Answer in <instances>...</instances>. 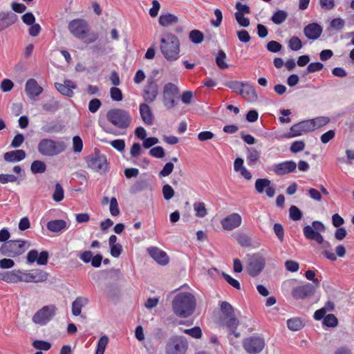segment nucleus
I'll return each mask as SVG.
<instances>
[{
	"mask_svg": "<svg viewBox=\"0 0 354 354\" xmlns=\"http://www.w3.org/2000/svg\"><path fill=\"white\" fill-rule=\"evenodd\" d=\"M194 209L196 212V216L198 217L203 218L207 214L205 204L202 202L195 203L194 204Z\"/></svg>",
	"mask_w": 354,
	"mask_h": 354,
	"instance_id": "nucleus-48",
	"label": "nucleus"
},
{
	"mask_svg": "<svg viewBox=\"0 0 354 354\" xmlns=\"http://www.w3.org/2000/svg\"><path fill=\"white\" fill-rule=\"evenodd\" d=\"M30 169L33 174H42L46 169V165L43 161L35 160L31 164Z\"/></svg>",
	"mask_w": 354,
	"mask_h": 354,
	"instance_id": "nucleus-39",
	"label": "nucleus"
},
{
	"mask_svg": "<svg viewBox=\"0 0 354 354\" xmlns=\"http://www.w3.org/2000/svg\"><path fill=\"white\" fill-rule=\"evenodd\" d=\"M17 19V16L11 12H0V32L15 23Z\"/></svg>",
	"mask_w": 354,
	"mask_h": 354,
	"instance_id": "nucleus-25",
	"label": "nucleus"
},
{
	"mask_svg": "<svg viewBox=\"0 0 354 354\" xmlns=\"http://www.w3.org/2000/svg\"><path fill=\"white\" fill-rule=\"evenodd\" d=\"M109 342V337L106 335H102L98 342L97 346V349L95 351V354H104L106 347Z\"/></svg>",
	"mask_w": 354,
	"mask_h": 354,
	"instance_id": "nucleus-44",
	"label": "nucleus"
},
{
	"mask_svg": "<svg viewBox=\"0 0 354 354\" xmlns=\"http://www.w3.org/2000/svg\"><path fill=\"white\" fill-rule=\"evenodd\" d=\"M158 23L163 27H169L178 23V18L173 14L161 15L158 19Z\"/></svg>",
	"mask_w": 354,
	"mask_h": 354,
	"instance_id": "nucleus-30",
	"label": "nucleus"
},
{
	"mask_svg": "<svg viewBox=\"0 0 354 354\" xmlns=\"http://www.w3.org/2000/svg\"><path fill=\"white\" fill-rule=\"evenodd\" d=\"M330 27L333 29L339 30L345 26V21L342 18H335L330 21Z\"/></svg>",
	"mask_w": 354,
	"mask_h": 354,
	"instance_id": "nucleus-57",
	"label": "nucleus"
},
{
	"mask_svg": "<svg viewBox=\"0 0 354 354\" xmlns=\"http://www.w3.org/2000/svg\"><path fill=\"white\" fill-rule=\"evenodd\" d=\"M149 153L151 156L157 158H162L165 156V150L160 146L151 149Z\"/></svg>",
	"mask_w": 354,
	"mask_h": 354,
	"instance_id": "nucleus-52",
	"label": "nucleus"
},
{
	"mask_svg": "<svg viewBox=\"0 0 354 354\" xmlns=\"http://www.w3.org/2000/svg\"><path fill=\"white\" fill-rule=\"evenodd\" d=\"M312 131H313L312 122H310L309 120H304L292 126L290 129V131L284 134L283 137L291 138L299 136L302 133H306Z\"/></svg>",
	"mask_w": 354,
	"mask_h": 354,
	"instance_id": "nucleus-14",
	"label": "nucleus"
},
{
	"mask_svg": "<svg viewBox=\"0 0 354 354\" xmlns=\"http://www.w3.org/2000/svg\"><path fill=\"white\" fill-rule=\"evenodd\" d=\"M26 92L30 97H35L39 95L43 88L40 86L35 79H29L26 83Z\"/></svg>",
	"mask_w": 354,
	"mask_h": 354,
	"instance_id": "nucleus-24",
	"label": "nucleus"
},
{
	"mask_svg": "<svg viewBox=\"0 0 354 354\" xmlns=\"http://www.w3.org/2000/svg\"><path fill=\"white\" fill-rule=\"evenodd\" d=\"M221 223L225 230L231 231L241 225L242 217L238 213H232L222 219Z\"/></svg>",
	"mask_w": 354,
	"mask_h": 354,
	"instance_id": "nucleus-18",
	"label": "nucleus"
},
{
	"mask_svg": "<svg viewBox=\"0 0 354 354\" xmlns=\"http://www.w3.org/2000/svg\"><path fill=\"white\" fill-rule=\"evenodd\" d=\"M266 47H267L268 50H269L270 52H272V53H277V52L280 51L282 48L281 44L276 41H269L267 44Z\"/></svg>",
	"mask_w": 354,
	"mask_h": 354,
	"instance_id": "nucleus-63",
	"label": "nucleus"
},
{
	"mask_svg": "<svg viewBox=\"0 0 354 354\" xmlns=\"http://www.w3.org/2000/svg\"><path fill=\"white\" fill-rule=\"evenodd\" d=\"M158 95V85L153 77L147 80L143 88V99L147 103H151L156 100Z\"/></svg>",
	"mask_w": 354,
	"mask_h": 354,
	"instance_id": "nucleus-13",
	"label": "nucleus"
},
{
	"mask_svg": "<svg viewBox=\"0 0 354 354\" xmlns=\"http://www.w3.org/2000/svg\"><path fill=\"white\" fill-rule=\"evenodd\" d=\"M179 90L174 84L167 83L163 88V104L168 109H173L176 105Z\"/></svg>",
	"mask_w": 354,
	"mask_h": 354,
	"instance_id": "nucleus-10",
	"label": "nucleus"
},
{
	"mask_svg": "<svg viewBox=\"0 0 354 354\" xmlns=\"http://www.w3.org/2000/svg\"><path fill=\"white\" fill-rule=\"evenodd\" d=\"M222 276L223 277L225 280L232 287H234V288H236L237 290L241 289L240 283L236 279L232 278L231 276H230L229 274H227L225 272L222 273Z\"/></svg>",
	"mask_w": 354,
	"mask_h": 354,
	"instance_id": "nucleus-60",
	"label": "nucleus"
},
{
	"mask_svg": "<svg viewBox=\"0 0 354 354\" xmlns=\"http://www.w3.org/2000/svg\"><path fill=\"white\" fill-rule=\"evenodd\" d=\"M221 310L224 315L223 317H229L235 315L232 306L227 301H223L221 303Z\"/></svg>",
	"mask_w": 354,
	"mask_h": 354,
	"instance_id": "nucleus-42",
	"label": "nucleus"
},
{
	"mask_svg": "<svg viewBox=\"0 0 354 354\" xmlns=\"http://www.w3.org/2000/svg\"><path fill=\"white\" fill-rule=\"evenodd\" d=\"M32 345L35 349L39 350V351H46L51 348V344L44 340H35Z\"/></svg>",
	"mask_w": 354,
	"mask_h": 354,
	"instance_id": "nucleus-45",
	"label": "nucleus"
},
{
	"mask_svg": "<svg viewBox=\"0 0 354 354\" xmlns=\"http://www.w3.org/2000/svg\"><path fill=\"white\" fill-rule=\"evenodd\" d=\"M235 19L241 26L248 27L250 25V20L240 12H235Z\"/></svg>",
	"mask_w": 354,
	"mask_h": 354,
	"instance_id": "nucleus-62",
	"label": "nucleus"
},
{
	"mask_svg": "<svg viewBox=\"0 0 354 354\" xmlns=\"http://www.w3.org/2000/svg\"><path fill=\"white\" fill-rule=\"evenodd\" d=\"M297 164L293 160H288L273 165L270 170L277 176H283L296 170Z\"/></svg>",
	"mask_w": 354,
	"mask_h": 354,
	"instance_id": "nucleus-15",
	"label": "nucleus"
},
{
	"mask_svg": "<svg viewBox=\"0 0 354 354\" xmlns=\"http://www.w3.org/2000/svg\"><path fill=\"white\" fill-rule=\"evenodd\" d=\"M174 168V165L172 162H169L165 165L162 169L159 172V177L168 176L171 174Z\"/></svg>",
	"mask_w": 354,
	"mask_h": 354,
	"instance_id": "nucleus-55",
	"label": "nucleus"
},
{
	"mask_svg": "<svg viewBox=\"0 0 354 354\" xmlns=\"http://www.w3.org/2000/svg\"><path fill=\"white\" fill-rule=\"evenodd\" d=\"M70 33L77 39L84 40L86 44L95 42L98 38L97 33H89L90 26L84 19H75L68 23Z\"/></svg>",
	"mask_w": 354,
	"mask_h": 354,
	"instance_id": "nucleus-2",
	"label": "nucleus"
},
{
	"mask_svg": "<svg viewBox=\"0 0 354 354\" xmlns=\"http://www.w3.org/2000/svg\"><path fill=\"white\" fill-rule=\"evenodd\" d=\"M41 129L48 133H58L62 130V126L58 122H51L44 125Z\"/></svg>",
	"mask_w": 354,
	"mask_h": 354,
	"instance_id": "nucleus-38",
	"label": "nucleus"
},
{
	"mask_svg": "<svg viewBox=\"0 0 354 354\" xmlns=\"http://www.w3.org/2000/svg\"><path fill=\"white\" fill-rule=\"evenodd\" d=\"M246 153L248 163L250 166H253L256 164L261 154L260 151L254 147L247 148Z\"/></svg>",
	"mask_w": 354,
	"mask_h": 354,
	"instance_id": "nucleus-33",
	"label": "nucleus"
},
{
	"mask_svg": "<svg viewBox=\"0 0 354 354\" xmlns=\"http://www.w3.org/2000/svg\"><path fill=\"white\" fill-rule=\"evenodd\" d=\"M110 96L113 101L116 102L122 101L123 97L121 90L116 86L111 88Z\"/></svg>",
	"mask_w": 354,
	"mask_h": 354,
	"instance_id": "nucleus-51",
	"label": "nucleus"
},
{
	"mask_svg": "<svg viewBox=\"0 0 354 354\" xmlns=\"http://www.w3.org/2000/svg\"><path fill=\"white\" fill-rule=\"evenodd\" d=\"M160 49L164 57L175 61L179 57L180 41L174 34L165 32L161 35Z\"/></svg>",
	"mask_w": 354,
	"mask_h": 354,
	"instance_id": "nucleus-3",
	"label": "nucleus"
},
{
	"mask_svg": "<svg viewBox=\"0 0 354 354\" xmlns=\"http://www.w3.org/2000/svg\"><path fill=\"white\" fill-rule=\"evenodd\" d=\"M162 194L164 198L168 201L174 196V190L169 185H165L162 187Z\"/></svg>",
	"mask_w": 354,
	"mask_h": 354,
	"instance_id": "nucleus-61",
	"label": "nucleus"
},
{
	"mask_svg": "<svg viewBox=\"0 0 354 354\" xmlns=\"http://www.w3.org/2000/svg\"><path fill=\"white\" fill-rule=\"evenodd\" d=\"M304 323L301 319L294 317L287 320L288 328L292 331H297L304 327Z\"/></svg>",
	"mask_w": 354,
	"mask_h": 354,
	"instance_id": "nucleus-35",
	"label": "nucleus"
},
{
	"mask_svg": "<svg viewBox=\"0 0 354 354\" xmlns=\"http://www.w3.org/2000/svg\"><path fill=\"white\" fill-rule=\"evenodd\" d=\"M189 39L192 43L199 44L203 41L204 35L198 30H192L189 33Z\"/></svg>",
	"mask_w": 354,
	"mask_h": 354,
	"instance_id": "nucleus-36",
	"label": "nucleus"
},
{
	"mask_svg": "<svg viewBox=\"0 0 354 354\" xmlns=\"http://www.w3.org/2000/svg\"><path fill=\"white\" fill-rule=\"evenodd\" d=\"M323 324L328 327H335L337 325L338 321L333 314H328L324 318Z\"/></svg>",
	"mask_w": 354,
	"mask_h": 354,
	"instance_id": "nucleus-50",
	"label": "nucleus"
},
{
	"mask_svg": "<svg viewBox=\"0 0 354 354\" xmlns=\"http://www.w3.org/2000/svg\"><path fill=\"white\" fill-rule=\"evenodd\" d=\"M183 332L194 338H200L202 336L201 329L198 326L189 329H185Z\"/></svg>",
	"mask_w": 354,
	"mask_h": 354,
	"instance_id": "nucleus-58",
	"label": "nucleus"
},
{
	"mask_svg": "<svg viewBox=\"0 0 354 354\" xmlns=\"http://www.w3.org/2000/svg\"><path fill=\"white\" fill-rule=\"evenodd\" d=\"M21 281L26 283H39L45 281L48 274L41 270H35L30 272H21Z\"/></svg>",
	"mask_w": 354,
	"mask_h": 354,
	"instance_id": "nucleus-16",
	"label": "nucleus"
},
{
	"mask_svg": "<svg viewBox=\"0 0 354 354\" xmlns=\"http://www.w3.org/2000/svg\"><path fill=\"white\" fill-rule=\"evenodd\" d=\"M188 348L187 342L183 337L171 339L166 345V354H185Z\"/></svg>",
	"mask_w": 354,
	"mask_h": 354,
	"instance_id": "nucleus-12",
	"label": "nucleus"
},
{
	"mask_svg": "<svg viewBox=\"0 0 354 354\" xmlns=\"http://www.w3.org/2000/svg\"><path fill=\"white\" fill-rule=\"evenodd\" d=\"M26 243L27 241L23 240H11L1 245L0 252L3 255L15 257L26 251Z\"/></svg>",
	"mask_w": 354,
	"mask_h": 354,
	"instance_id": "nucleus-6",
	"label": "nucleus"
},
{
	"mask_svg": "<svg viewBox=\"0 0 354 354\" xmlns=\"http://www.w3.org/2000/svg\"><path fill=\"white\" fill-rule=\"evenodd\" d=\"M236 241L243 247H248L251 245L250 237L242 232L237 233L234 235Z\"/></svg>",
	"mask_w": 354,
	"mask_h": 354,
	"instance_id": "nucleus-41",
	"label": "nucleus"
},
{
	"mask_svg": "<svg viewBox=\"0 0 354 354\" xmlns=\"http://www.w3.org/2000/svg\"><path fill=\"white\" fill-rule=\"evenodd\" d=\"M266 266V259L260 254L256 253L249 257L246 271L252 277L259 275Z\"/></svg>",
	"mask_w": 354,
	"mask_h": 354,
	"instance_id": "nucleus-9",
	"label": "nucleus"
},
{
	"mask_svg": "<svg viewBox=\"0 0 354 354\" xmlns=\"http://www.w3.org/2000/svg\"><path fill=\"white\" fill-rule=\"evenodd\" d=\"M239 95L250 102H255L257 100V94L254 88L248 82L244 83Z\"/></svg>",
	"mask_w": 354,
	"mask_h": 354,
	"instance_id": "nucleus-23",
	"label": "nucleus"
},
{
	"mask_svg": "<svg viewBox=\"0 0 354 354\" xmlns=\"http://www.w3.org/2000/svg\"><path fill=\"white\" fill-rule=\"evenodd\" d=\"M140 113L143 122L147 125L153 124V117L151 110L147 104H141L140 105Z\"/></svg>",
	"mask_w": 354,
	"mask_h": 354,
	"instance_id": "nucleus-29",
	"label": "nucleus"
},
{
	"mask_svg": "<svg viewBox=\"0 0 354 354\" xmlns=\"http://www.w3.org/2000/svg\"><path fill=\"white\" fill-rule=\"evenodd\" d=\"M26 158V152L22 149L8 151L4 153L3 158L9 162H19Z\"/></svg>",
	"mask_w": 354,
	"mask_h": 354,
	"instance_id": "nucleus-27",
	"label": "nucleus"
},
{
	"mask_svg": "<svg viewBox=\"0 0 354 354\" xmlns=\"http://www.w3.org/2000/svg\"><path fill=\"white\" fill-rule=\"evenodd\" d=\"M265 340L260 336H252L243 340V347L249 354H259L265 347Z\"/></svg>",
	"mask_w": 354,
	"mask_h": 354,
	"instance_id": "nucleus-11",
	"label": "nucleus"
},
{
	"mask_svg": "<svg viewBox=\"0 0 354 354\" xmlns=\"http://www.w3.org/2000/svg\"><path fill=\"white\" fill-rule=\"evenodd\" d=\"M110 213L112 216H116L120 214V209L116 198L112 197L110 200Z\"/></svg>",
	"mask_w": 354,
	"mask_h": 354,
	"instance_id": "nucleus-53",
	"label": "nucleus"
},
{
	"mask_svg": "<svg viewBox=\"0 0 354 354\" xmlns=\"http://www.w3.org/2000/svg\"><path fill=\"white\" fill-rule=\"evenodd\" d=\"M56 312L57 307L55 305L44 306L34 314L32 321L37 325L45 326L53 319Z\"/></svg>",
	"mask_w": 354,
	"mask_h": 354,
	"instance_id": "nucleus-7",
	"label": "nucleus"
},
{
	"mask_svg": "<svg viewBox=\"0 0 354 354\" xmlns=\"http://www.w3.org/2000/svg\"><path fill=\"white\" fill-rule=\"evenodd\" d=\"M288 47L294 51H297L302 48L301 39L296 36L292 37L288 41Z\"/></svg>",
	"mask_w": 354,
	"mask_h": 354,
	"instance_id": "nucleus-46",
	"label": "nucleus"
},
{
	"mask_svg": "<svg viewBox=\"0 0 354 354\" xmlns=\"http://www.w3.org/2000/svg\"><path fill=\"white\" fill-rule=\"evenodd\" d=\"M227 55L223 50H219L215 58V62L217 66L221 69H226L228 68V64L225 62Z\"/></svg>",
	"mask_w": 354,
	"mask_h": 354,
	"instance_id": "nucleus-37",
	"label": "nucleus"
},
{
	"mask_svg": "<svg viewBox=\"0 0 354 354\" xmlns=\"http://www.w3.org/2000/svg\"><path fill=\"white\" fill-rule=\"evenodd\" d=\"M309 121L312 122L314 131L316 129H319L326 125L330 122V119L328 117L322 116L309 120Z\"/></svg>",
	"mask_w": 354,
	"mask_h": 354,
	"instance_id": "nucleus-40",
	"label": "nucleus"
},
{
	"mask_svg": "<svg viewBox=\"0 0 354 354\" xmlns=\"http://www.w3.org/2000/svg\"><path fill=\"white\" fill-rule=\"evenodd\" d=\"M55 86L61 94L68 97H72L74 94L73 89L76 88L75 84L70 80H65L64 84L55 83Z\"/></svg>",
	"mask_w": 354,
	"mask_h": 354,
	"instance_id": "nucleus-22",
	"label": "nucleus"
},
{
	"mask_svg": "<svg viewBox=\"0 0 354 354\" xmlns=\"http://www.w3.org/2000/svg\"><path fill=\"white\" fill-rule=\"evenodd\" d=\"M88 301L86 298L78 297L72 304V313L75 316H78L81 314L82 308L88 304Z\"/></svg>",
	"mask_w": 354,
	"mask_h": 354,
	"instance_id": "nucleus-32",
	"label": "nucleus"
},
{
	"mask_svg": "<svg viewBox=\"0 0 354 354\" xmlns=\"http://www.w3.org/2000/svg\"><path fill=\"white\" fill-rule=\"evenodd\" d=\"M288 13L284 10H278L272 17V21L275 24H281L286 21Z\"/></svg>",
	"mask_w": 354,
	"mask_h": 354,
	"instance_id": "nucleus-43",
	"label": "nucleus"
},
{
	"mask_svg": "<svg viewBox=\"0 0 354 354\" xmlns=\"http://www.w3.org/2000/svg\"><path fill=\"white\" fill-rule=\"evenodd\" d=\"M305 142L302 140L295 141L292 143L290 150L292 153H297L301 151L305 148Z\"/></svg>",
	"mask_w": 354,
	"mask_h": 354,
	"instance_id": "nucleus-54",
	"label": "nucleus"
},
{
	"mask_svg": "<svg viewBox=\"0 0 354 354\" xmlns=\"http://www.w3.org/2000/svg\"><path fill=\"white\" fill-rule=\"evenodd\" d=\"M150 256L159 264L167 265L169 263V257L164 251L157 248H151L149 249Z\"/></svg>",
	"mask_w": 354,
	"mask_h": 354,
	"instance_id": "nucleus-26",
	"label": "nucleus"
},
{
	"mask_svg": "<svg viewBox=\"0 0 354 354\" xmlns=\"http://www.w3.org/2000/svg\"><path fill=\"white\" fill-rule=\"evenodd\" d=\"M4 281L10 283L21 281V271L19 270L6 271Z\"/></svg>",
	"mask_w": 354,
	"mask_h": 354,
	"instance_id": "nucleus-34",
	"label": "nucleus"
},
{
	"mask_svg": "<svg viewBox=\"0 0 354 354\" xmlns=\"http://www.w3.org/2000/svg\"><path fill=\"white\" fill-rule=\"evenodd\" d=\"M64 193L63 187L59 183H57L53 194V199L56 202H60L64 198Z\"/></svg>",
	"mask_w": 354,
	"mask_h": 354,
	"instance_id": "nucleus-47",
	"label": "nucleus"
},
{
	"mask_svg": "<svg viewBox=\"0 0 354 354\" xmlns=\"http://www.w3.org/2000/svg\"><path fill=\"white\" fill-rule=\"evenodd\" d=\"M322 28L316 23H312L304 28V33L308 39H317L322 33Z\"/></svg>",
	"mask_w": 354,
	"mask_h": 354,
	"instance_id": "nucleus-21",
	"label": "nucleus"
},
{
	"mask_svg": "<svg viewBox=\"0 0 354 354\" xmlns=\"http://www.w3.org/2000/svg\"><path fill=\"white\" fill-rule=\"evenodd\" d=\"M66 144L64 141H55L50 138L41 139L38 143L37 150L44 156H56L66 149Z\"/></svg>",
	"mask_w": 354,
	"mask_h": 354,
	"instance_id": "nucleus-4",
	"label": "nucleus"
},
{
	"mask_svg": "<svg viewBox=\"0 0 354 354\" xmlns=\"http://www.w3.org/2000/svg\"><path fill=\"white\" fill-rule=\"evenodd\" d=\"M245 82H239V81H230L225 84V86L232 89L234 92L239 91L241 90Z\"/></svg>",
	"mask_w": 354,
	"mask_h": 354,
	"instance_id": "nucleus-59",
	"label": "nucleus"
},
{
	"mask_svg": "<svg viewBox=\"0 0 354 354\" xmlns=\"http://www.w3.org/2000/svg\"><path fill=\"white\" fill-rule=\"evenodd\" d=\"M221 323L223 326L229 330V335H234L237 338L241 337V333L236 331L240 322L235 315L229 317H222Z\"/></svg>",
	"mask_w": 354,
	"mask_h": 354,
	"instance_id": "nucleus-19",
	"label": "nucleus"
},
{
	"mask_svg": "<svg viewBox=\"0 0 354 354\" xmlns=\"http://www.w3.org/2000/svg\"><path fill=\"white\" fill-rule=\"evenodd\" d=\"M315 287L310 283H306L292 289V297L296 299H304L314 295Z\"/></svg>",
	"mask_w": 354,
	"mask_h": 354,
	"instance_id": "nucleus-17",
	"label": "nucleus"
},
{
	"mask_svg": "<svg viewBox=\"0 0 354 354\" xmlns=\"http://www.w3.org/2000/svg\"><path fill=\"white\" fill-rule=\"evenodd\" d=\"M271 181L268 178H258L255 182V189L259 194L263 193L266 189V195L272 198L275 194V189L270 187Z\"/></svg>",
	"mask_w": 354,
	"mask_h": 354,
	"instance_id": "nucleus-20",
	"label": "nucleus"
},
{
	"mask_svg": "<svg viewBox=\"0 0 354 354\" xmlns=\"http://www.w3.org/2000/svg\"><path fill=\"white\" fill-rule=\"evenodd\" d=\"M304 234L307 239L315 240L319 244L324 243L323 236L310 225H306L304 227Z\"/></svg>",
	"mask_w": 354,
	"mask_h": 354,
	"instance_id": "nucleus-28",
	"label": "nucleus"
},
{
	"mask_svg": "<svg viewBox=\"0 0 354 354\" xmlns=\"http://www.w3.org/2000/svg\"><path fill=\"white\" fill-rule=\"evenodd\" d=\"M290 218L293 221H299L302 217V213L295 205H292L289 209Z\"/></svg>",
	"mask_w": 354,
	"mask_h": 354,
	"instance_id": "nucleus-49",
	"label": "nucleus"
},
{
	"mask_svg": "<svg viewBox=\"0 0 354 354\" xmlns=\"http://www.w3.org/2000/svg\"><path fill=\"white\" fill-rule=\"evenodd\" d=\"M102 103L99 99L91 100L88 103V110L91 113H95L101 106Z\"/></svg>",
	"mask_w": 354,
	"mask_h": 354,
	"instance_id": "nucleus-64",
	"label": "nucleus"
},
{
	"mask_svg": "<svg viewBox=\"0 0 354 354\" xmlns=\"http://www.w3.org/2000/svg\"><path fill=\"white\" fill-rule=\"evenodd\" d=\"M47 229L52 232H59L66 228V222L62 219H56L48 222Z\"/></svg>",
	"mask_w": 354,
	"mask_h": 354,
	"instance_id": "nucleus-31",
	"label": "nucleus"
},
{
	"mask_svg": "<svg viewBox=\"0 0 354 354\" xmlns=\"http://www.w3.org/2000/svg\"><path fill=\"white\" fill-rule=\"evenodd\" d=\"M196 306V299L190 292H180L174 298L172 301L174 313L183 318H187L192 315Z\"/></svg>",
	"mask_w": 354,
	"mask_h": 354,
	"instance_id": "nucleus-1",
	"label": "nucleus"
},
{
	"mask_svg": "<svg viewBox=\"0 0 354 354\" xmlns=\"http://www.w3.org/2000/svg\"><path fill=\"white\" fill-rule=\"evenodd\" d=\"M73 151L76 153H80L82 151L83 148V142L80 136H75L73 138Z\"/></svg>",
	"mask_w": 354,
	"mask_h": 354,
	"instance_id": "nucleus-56",
	"label": "nucleus"
},
{
	"mask_svg": "<svg viewBox=\"0 0 354 354\" xmlns=\"http://www.w3.org/2000/svg\"><path fill=\"white\" fill-rule=\"evenodd\" d=\"M106 118L115 127L126 130L131 122V118L128 111L122 109H112L106 113Z\"/></svg>",
	"mask_w": 354,
	"mask_h": 354,
	"instance_id": "nucleus-5",
	"label": "nucleus"
},
{
	"mask_svg": "<svg viewBox=\"0 0 354 354\" xmlns=\"http://www.w3.org/2000/svg\"><path fill=\"white\" fill-rule=\"evenodd\" d=\"M86 163L89 168L100 174H105L108 169L107 159L99 150L87 157Z\"/></svg>",
	"mask_w": 354,
	"mask_h": 354,
	"instance_id": "nucleus-8",
	"label": "nucleus"
}]
</instances>
